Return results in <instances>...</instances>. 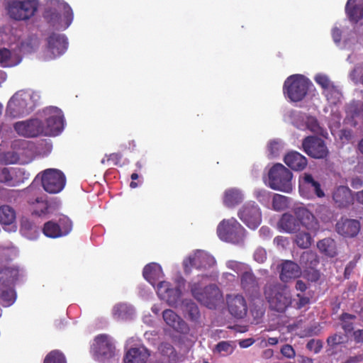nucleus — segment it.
Here are the masks:
<instances>
[{
  "mask_svg": "<svg viewBox=\"0 0 363 363\" xmlns=\"http://www.w3.org/2000/svg\"><path fill=\"white\" fill-rule=\"evenodd\" d=\"M295 242L301 248H308L311 245V237L308 233H299L296 236Z\"/></svg>",
  "mask_w": 363,
  "mask_h": 363,
  "instance_id": "nucleus-46",
  "label": "nucleus"
},
{
  "mask_svg": "<svg viewBox=\"0 0 363 363\" xmlns=\"http://www.w3.org/2000/svg\"><path fill=\"white\" fill-rule=\"evenodd\" d=\"M59 4L61 7V14L62 13L63 18L65 21L66 28H67L73 21L74 15L72 9L67 3L63 1H61V3Z\"/></svg>",
  "mask_w": 363,
  "mask_h": 363,
  "instance_id": "nucleus-44",
  "label": "nucleus"
},
{
  "mask_svg": "<svg viewBox=\"0 0 363 363\" xmlns=\"http://www.w3.org/2000/svg\"><path fill=\"white\" fill-rule=\"evenodd\" d=\"M332 198L338 208H347L353 203L352 191L347 186H338L334 189Z\"/></svg>",
  "mask_w": 363,
  "mask_h": 363,
  "instance_id": "nucleus-19",
  "label": "nucleus"
},
{
  "mask_svg": "<svg viewBox=\"0 0 363 363\" xmlns=\"http://www.w3.org/2000/svg\"><path fill=\"white\" fill-rule=\"evenodd\" d=\"M299 192L305 198L309 199L313 196L318 198L325 196V192L319 182L314 179L309 173H303L299 177Z\"/></svg>",
  "mask_w": 363,
  "mask_h": 363,
  "instance_id": "nucleus-10",
  "label": "nucleus"
},
{
  "mask_svg": "<svg viewBox=\"0 0 363 363\" xmlns=\"http://www.w3.org/2000/svg\"><path fill=\"white\" fill-rule=\"evenodd\" d=\"M301 274L299 266L292 261H285L282 264L280 273V279L284 282H287L291 279L297 278Z\"/></svg>",
  "mask_w": 363,
  "mask_h": 363,
  "instance_id": "nucleus-26",
  "label": "nucleus"
},
{
  "mask_svg": "<svg viewBox=\"0 0 363 363\" xmlns=\"http://www.w3.org/2000/svg\"><path fill=\"white\" fill-rule=\"evenodd\" d=\"M281 353L287 358H293L296 354L293 347L290 345H284L282 346Z\"/></svg>",
  "mask_w": 363,
  "mask_h": 363,
  "instance_id": "nucleus-61",
  "label": "nucleus"
},
{
  "mask_svg": "<svg viewBox=\"0 0 363 363\" xmlns=\"http://www.w3.org/2000/svg\"><path fill=\"white\" fill-rule=\"evenodd\" d=\"M259 235L263 239L269 238L272 236V231L267 226H262L259 230Z\"/></svg>",
  "mask_w": 363,
  "mask_h": 363,
  "instance_id": "nucleus-63",
  "label": "nucleus"
},
{
  "mask_svg": "<svg viewBox=\"0 0 363 363\" xmlns=\"http://www.w3.org/2000/svg\"><path fill=\"white\" fill-rule=\"evenodd\" d=\"M243 200V195L240 190L231 188L225 190L223 196V203L228 207H234Z\"/></svg>",
  "mask_w": 363,
  "mask_h": 363,
  "instance_id": "nucleus-30",
  "label": "nucleus"
},
{
  "mask_svg": "<svg viewBox=\"0 0 363 363\" xmlns=\"http://www.w3.org/2000/svg\"><path fill=\"white\" fill-rule=\"evenodd\" d=\"M67 46V39L64 35L52 33L48 38V50L54 57L65 53Z\"/></svg>",
  "mask_w": 363,
  "mask_h": 363,
  "instance_id": "nucleus-18",
  "label": "nucleus"
},
{
  "mask_svg": "<svg viewBox=\"0 0 363 363\" xmlns=\"http://www.w3.org/2000/svg\"><path fill=\"white\" fill-rule=\"evenodd\" d=\"M1 299L5 303V306L11 305L15 301L14 293L12 290H4L0 293Z\"/></svg>",
  "mask_w": 363,
  "mask_h": 363,
  "instance_id": "nucleus-53",
  "label": "nucleus"
},
{
  "mask_svg": "<svg viewBox=\"0 0 363 363\" xmlns=\"http://www.w3.org/2000/svg\"><path fill=\"white\" fill-rule=\"evenodd\" d=\"M20 161L19 153L14 151H8L0 153V163L9 164H16Z\"/></svg>",
  "mask_w": 363,
  "mask_h": 363,
  "instance_id": "nucleus-43",
  "label": "nucleus"
},
{
  "mask_svg": "<svg viewBox=\"0 0 363 363\" xmlns=\"http://www.w3.org/2000/svg\"><path fill=\"white\" fill-rule=\"evenodd\" d=\"M311 84V82L302 75H291L285 80L283 91L291 101H301L306 96Z\"/></svg>",
  "mask_w": 363,
  "mask_h": 363,
  "instance_id": "nucleus-4",
  "label": "nucleus"
},
{
  "mask_svg": "<svg viewBox=\"0 0 363 363\" xmlns=\"http://www.w3.org/2000/svg\"><path fill=\"white\" fill-rule=\"evenodd\" d=\"M21 61V57L9 49H0V65L3 67H12L18 65Z\"/></svg>",
  "mask_w": 363,
  "mask_h": 363,
  "instance_id": "nucleus-29",
  "label": "nucleus"
},
{
  "mask_svg": "<svg viewBox=\"0 0 363 363\" xmlns=\"http://www.w3.org/2000/svg\"><path fill=\"white\" fill-rule=\"evenodd\" d=\"M57 224L60 226L62 236L67 235L72 229V223L71 220L66 216L61 218Z\"/></svg>",
  "mask_w": 363,
  "mask_h": 363,
  "instance_id": "nucleus-48",
  "label": "nucleus"
},
{
  "mask_svg": "<svg viewBox=\"0 0 363 363\" xmlns=\"http://www.w3.org/2000/svg\"><path fill=\"white\" fill-rule=\"evenodd\" d=\"M60 0H50L43 13L44 18L52 25L60 23L61 19Z\"/></svg>",
  "mask_w": 363,
  "mask_h": 363,
  "instance_id": "nucleus-25",
  "label": "nucleus"
},
{
  "mask_svg": "<svg viewBox=\"0 0 363 363\" xmlns=\"http://www.w3.org/2000/svg\"><path fill=\"white\" fill-rule=\"evenodd\" d=\"M284 162L294 171H302L308 164L306 157L296 151L288 152L284 158Z\"/></svg>",
  "mask_w": 363,
  "mask_h": 363,
  "instance_id": "nucleus-22",
  "label": "nucleus"
},
{
  "mask_svg": "<svg viewBox=\"0 0 363 363\" xmlns=\"http://www.w3.org/2000/svg\"><path fill=\"white\" fill-rule=\"evenodd\" d=\"M15 170L7 167L0 168V182L5 183L9 186H16V182L13 180V174Z\"/></svg>",
  "mask_w": 363,
  "mask_h": 363,
  "instance_id": "nucleus-42",
  "label": "nucleus"
},
{
  "mask_svg": "<svg viewBox=\"0 0 363 363\" xmlns=\"http://www.w3.org/2000/svg\"><path fill=\"white\" fill-rule=\"evenodd\" d=\"M182 295V291L179 288H172L169 293L167 294V297L164 298L165 301L169 306H175L178 303Z\"/></svg>",
  "mask_w": 363,
  "mask_h": 363,
  "instance_id": "nucleus-45",
  "label": "nucleus"
},
{
  "mask_svg": "<svg viewBox=\"0 0 363 363\" xmlns=\"http://www.w3.org/2000/svg\"><path fill=\"white\" fill-rule=\"evenodd\" d=\"M288 206L287 197L281 194H275L272 199V206L276 211H282Z\"/></svg>",
  "mask_w": 363,
  "mask_h": 363,
  "instance_id": "nucleus-47",
  "label": "nucleus"
},
{
  "mask_svg": "<svg viewBox=\"0 0 363 363\" xmlns=\"http://www.w3.org/2000/svg\"><path fill=\"white\" fill-rule=\"evenodd\" d=\"M227 303L228 311L233 316L238 319L245 317L247 313V305L242 295L228 296Z\"/></svg>",
  "mask_w": 363,
  "mask_h": 363,
  "instance_id": "nucleus-16",
  "label": "nucleus"
},
{
  "mask_svg": "<svg viewBox=\"0 0 363 363\" xmlns=\"http://www.w3.org/2000/svg\"><path fill=\"white\" fill-rule=\"evenodd\" d=\"M192 296L201 304L208 308H213L220 297V290L215 284H210L202 288L199 283L191 284Z\"/></svg>",
  "mask_w": 363,
  "mask_h": 363,
  "instance_id": "nucleus-7",
  "label": "nucleus"
},
{
  "mask_svg": "<svg viewBox=\"0 0 363 363\" xmlns=\"http://www.w3.org/2000/svg\"><path fill=\"white\" fill-rule=\"evenodd\" d=\"M298 300L295 303V308L297 309H301L310 303V298L308 296L298 294L296 295Z\"/></svg>",
  "mask_w": 363,
  "mask_h": 363,
  "instance_id": "nucleus-56",
  "label": "nucleus"
},
{
  "mask_svg": "<svg viewBox=\"0 0 363 363\" xmlns=\"http://www.w3.org/2000/svg\"><path fill=\"white\" fill-rule=\"evenodd\" d=\"M264 294L272 311L284 313L292 303L291 294L285 285L279 283L267 284L264 287Z\"/></svg>",
  "mask_w": 363,
  "mask_h": 363,
  "instance_id": "nucleus-2",
  "label": "nucleus"
},
{
  "mask_svg": "<svg viewBox=\"0 0 363 363\" xmlns=\"http://www.w3.org/2000/svg\"><path fill=\"white\" fill-rule=\"evenodd\" d=\"M33 208V214L37 215L38 216L46 215L48 213V208H49V203L48 201H46V208L42 209L43 206L41 205H32Z\"/></svg>",
  "mask_w": 363,
  "mask_h": 363,
  "instance_id": "nucleus-59",
  "label": "nucleus"
},
{
  "mask_svg": "<svg viewBox=\"0 0 363 363\" xmlns=\"http://www.w3.org/2000/svg\"><path fill=\"white\" fill-rule=\"evenodd\" d=\"M293 174L280 163L274 164L268 172V186L274 190L290 193L293 189Z\"/></svg>",
  "mask_w": 363,
  "mask_h": 363,
  "instance_id": "nucleus-3",
  "label": "nucleus"
},
{
  "mask_svg": "<svg viewBox=\"0 0 363 363\" xmlns=\"http://www.w3.org/2000/svg\"><path fill=\"white\" fill-rule=\"evenodd\" d=\"M306 125L308 130L315 133H320L322 128L320 126L318 120L313 116L307 117Z\"/></svg>",
  "mask_w": 363,
  "mask_h": 363,
  "instance_id": "nucleus-51",
  "label": "nucleus"
},
{
  "mask_svg": "<svg viewBox=\"0 0 363 363\" xmlns=\"http://www.w3.org/2000/svg\"><path fill=\"white\" fill-rule=\"evenodd\" d=\"M25 199L30 205H41L42 209L46 208V200L40 196V189L37 186L31 184L23 189Z\"/></svg>",
  "mask_w": 363,
  "mask_h": 363,
  "instance_id": "nucleus-24",
  "label": "nucleus"
},
{
  "mask_svg": "<svg viewBox=\"0 0 363 363\" xmlns=\"http://www.w3.org/2000/svg\"><path fill=\"white\" fill-rule=\"evenodd\" d=\"M38 8L37 0H13L8 3V15L16 21H26L33 16Z\"/></svg>",
  "mask_w": 363,
  "mask_h": 363,
  "instance_id": "nucleus-6",
  "label": "nucleus"
},
{
  "mask_svg": "<svg viewBox=\"0 0 363 363\" xmlns=\"http://www.w3.org/2000/svg\"><path fill=\"white\" fill-rule=\"evenodd\" d=\"M130 307L125 303H118L113 308L114 318L120 320L125 319L130 314Z\"/></svg>",
  "mask_w": 363,
  "mask_h": 363,
  "instance_id": "nucleus-39",
  "label": "nucleus"
},
{
  "mask_svg": "<svg viewBox=\"0 0 363 363\" xmlns=\"http://www.w3.org/2000/svg\"><path fill=\"white\" fill-rule=\"evenodd\" d=\"M150 354L144 347H132L124 357V363H147Z\"/></svg>",
  "mask_w": 363,
  "mask_h": 363,
  "instance_id": "nucleus-23",
  "label": "nucleus"
},
{
  "mask_svg": "<svg viewBox=\"0 0 363 363\" xmlns=\"http://www.w3.org/2000/svg\"><path fill=\"white\" fill-rule=\"evenodd\" d=\"M213 262V257L203 252H199L193 257L189 258L190 265L196 269L206 268L211 266Z\"/></svg>",
  "mask_w": 363,
  "mask_h": 363,
  "instance_id": "nucleus-31",
  "label": "nucleus"
},
{
  "mask_svg": "<svg viewBox=\"0 0 363 363\" xmlns=\"http://www.w3.org/2000/svg\"><path fill=\"white\" fill-rule=\"evenodd\" d=\"M106 160L103 159L101 160L102 164H104L106 161L107 162H111L114 165H118V164H119V163L122 159V155L118 152H113L108 155H106Z\"/></svg>",
  "mask_w": 363,
  "mask_h": 363,
  "instance_id": "nucleus-55",
  "label": "nucleus"
},
{
  "mask_svg": "<svg viewBox=\"0 0 363 363\" xmlns=\"http://www.w3.org/2000/svg\"><path fill=\"white\" fill-rule=\"evenodd\" d=\"M323 94L330 103L333 104H336L340 101L342 96L340 91L334 84L323 90Z\"/></svg>",
  "mask_w": 363,
  "mask_h": 363,
  "instance_id": "nucleus-36",
  "label": "nucleus"
},
{
  "mask_svg": "<svg viewBox=\"0 0 363 363\" xmlns=\"http://www.w3.org/2000/svg\"><path fill=\"white\" fill-rule=\"evenodd\" d=\"M245 233V228L233 218L223 220L217 227L219 238L234 244L243 241Z\"/></svg>",
  "mask_w": 363,
  "mask_h": 363,
  "instance_id": "nucleus-5",
  "label": "nucleus"
},
{
  "mask_svg": "<svg viewBox=\"0 0 363 363\" xmlns=\"http://www.w3.org/2000/svg\"><path fill=\"white\" fill-rule=\"evenodd\" d=\"M64 128V118L61 111L55 109L46 119V125L43 124L44 135L55 136L59 135Z\"/></svg>",
  "mask_w": 363,
  "mask_h": 363,
  "instance_id": "nucleus-14",
  "label": "nucleus"
},
{
  "mask_svg": "<svg viewBox=\"0 0 363 363\" xmlns=\"http://www.w3.org/2000/svg\"><path fill=\"white\" fill-rule=\"evenodd\" d=\"M345 12L350 22L358 23L363 18V0H348Z\"/></svg>",
  "mask_w": 363,
  "mask_h": 363,
  "instance_id": "nucleus-21",
  "label": "nucleus"
},
{
  "mask_svg": "<svg viewBox=\"0 0 363 363\" xmlns=\"http://www.w3.org/2000/svg\"><path fill=\"white\" fill-rule=\"evenodd\" d=\"M294 213L298 221L299 228L303 226L313 233L319 230L318 220L308 209L302 206L296 207L294 209Z\"/></svg>",
  "mask_w": 363,
  "mask_h": 363,
  "instance_id": "nucleus-13",
  "label": "nucleus"
},
{
  "mask_svg": "<svg viewBox=\"0 0 363 363\" xmlns=\"http://www.w3.org/2000/svg\"><path fill=\"white\" fill-rule=\"evenodd\" d=\"M185 311L188 315L189 318L192 321H197L200 318V311L198 306L189 301H186L184 304Z\"/></svg>",
  "mask_w": 363,
  "mask_h": 363,
  "instance_id": "nucleus-40",
  "label": "nucleus"
},
{
  "mask_svg": "<svg viewBox=\"0 0 363 363\" xmlns=\"http://www.w3.org/2000/svg\"><path fill=\"white\" fill-rule=\"evenodd\" d=\"M161 273L162 269L160 266L155 263L147 264L143 271L144 278L152 284H154L155 281L159 278Z\"/></svg>",
  "mask_w": 363,
  "mask_h": 363,
  "instance_id": "nucleus-32",
  "label": "nucleus"
},
{
  "mask_svg": "<svg viewBox=\"0 0 363 363\" xmlns=\"http://www.w3.org/2000/svg\"><path fill=\"white\" fill-rule=\"evenodd\" d=\"M315 82L321 86L323 91L328 88L333 83L330 80L328 76L322 74H317L315 78Z\"/></svg>",
  "mask_w": 363,
  "mask_h": 363,
  "instance_id": "nucleus-52",
  "label": "nucleus"
},
{
  "mask_svg": "<svg viewBox=\"0 0 363 363\" xmlns=\"http://www.w3.org/2000/svg\"><path fill=\"white\" fill-rule=\"evenodd\" d=\"M1 273L9 276L13 281L18 278V269L16 267H5L1 271Z\"/></svg>",
  "mask_w": 363,
  "mask_h": 363,
  "instance_id": "nucleus-57",
  "label": "nucleus"
},
{
  "mask_svg": "<svg viewBox=\"0 0 363 363\" xmlns=\"http://www.w3.org/2000/svg\"><path fill=\"white\" fill-rule=\"evenodd\" d=\"M44 235L47 237L56 238L62 236L60 226L55 222L48 221L43 228Z\"/></svg>",
  "mask_w": 363,
  "mask_h": 363,
  "instance_id": "nucleus-35",
  "label": "nucleus"
},
{
  "mask_svg": "<svg viewBox=\"0 0 363 363\" xmlns=\"http://www.w3.org/2000/svg\"><path fill=\"white\" fill-rule=\"evenodd\" d=\"M356 315L348 313H342L340 316L341 327L345 333H350L354 330L353 321L356 319Z\"/></svg>",
  "mask_w": 363,
  "mask_h": 363,
  "instance_id": "nucleus-37",
  "label": "nucleus"
},
{
  "mask_svg": "<svg viewBox=\"0 0 363 363\" xmlns=\"http://www.w3.org/2000/svg\"><path fill=\"white\" fill-rule=\"evenodd\" d=\"M254 259L259 263H263L267 259V252L263 248H258L254 253Z\"/></svg>",
  "mask_w": 363,
  "mask_h": 363,
  "instance_id": "nucleus-58",
  "label": "nucleus"
},
{
  "mask_svg": "<svg viewBox=\"0 0 363 363\" xmlns=\"http://www.w3.org/2000/svg\"><path fill=\"white\" fill-rule=\"evenodd\" d=\"M38 99V94L32 91H18L9 101L6 114L11 118L27 115L33 111Z\"/></svg>",
  "mask_w": 363,
  "mask_h": 363,
  "instance_id": "nucleus-1",
  "label": "nucleus"
},
{
  "mask_svg": "<svg viewBox=\"0 0 363 363\" xmlns=\"http://www.w3.org/2000/svg\"><path fill=\"white\" fill-rule=\"evenodd\" d=\"M216 349L219 352H224L226 354H230L233 352V347L230 343L225 341L220 342L216 345Z\"/></svg>",
  "mask_w": 363,
  "mask_h": 363,
  "instance_id": "nucleus-60",
  "label": "nucleus"
},
{
  "mask_svg": "<svg viewBox=\"0 0 363 363\" xmlns=\"http://www.w3.org/2000/svg\"><path fill=\"white\" fill-rule=\"evenodd\" d=\"M319 250L325 255L333 257L337 255L336 243L330 238H324L317 243Z\"/></svg>",
  "mask_w": 363,
  "mask_h": 363,
  "instance_id": "nucleus-33",
  "label": "nucleus"
},
{
  "mask_svg": "<svg viewBox=\"0 0 363 363\" xmlns=\"http://www.w3.org/2000/svg\"><path fill=\"white\" fill-rule=\"evenodd\" d=\"M323 347V342L320 340H310L306 344V348L317 354L320 352Z\"/></svg>",
  "mask_w": 363,
  "mask_h": 363,
  "instance_id": "nucleus-54",
  "label": "nucleus"
},
{
  "mask_svg": "<svg viewBox=\"0 0 363 363\" xmlns=\"http://www.w3.org/2000/svg\"><path fill=\"white\" fill-rule=\"evenodd\" d=\"M346 342V337L341 334H334L329 336L327 339L328 345L331 347H336L337 345L343 344Z\"/></svg>",
  "mask_w": 363,
  "mask_h": 363,
  "instance_id": "nucleus-49",
  "label": "nucleus"
},
{
  "mask_svg": "<svg viewBox=\"0 0 363 363\" xmlns=\"http://www.w3.org/2000/svg\"><path fill=\"white\" fill-rule=\"evenodd\" d=\"M240 284L246 294L255 297L259 294L258 279L252 272H245L240 276Z\"/></svg>",
  "mask_w": 363,
  "mask_h": 363,
  "instance_id": "nucleus-20",
  "label": "nucleus"
},
{
  "mask_svg": "<svg viewBox=\"0 0 363 363\" xmlns=\"http://www.w3.org/2000/svg\"><path fill=\"white\" fill-rule=\"evenodd\" d=\"M13 128L18 135L26 138L43 135V122L37 118L16 122Z\"/></svg>",
  "mask_w": 363,
  "mask_h": 363,
  "instance_id": "nucleus-12",
  "label": "nucleus"
},
{
  "mask_svg": "<svg viewBox=\"0 0 363 363\" xmlns=\"http://www.w3.org/2000/svg\"><path fill=\"white\" fill-rule=\"evenodd\" d=\"M43 363H67V361L62 352L55 350L45 356Z\"/></svg>",
  "mask_w": 363,
  "mask_h": 363,
  "instance_id": "nucleus-41",
  "label": "nucleus"
},
{
  "mask_svg": "<svg viewBox=\"0 0 363 363\" xmlns=\"http://www.w3.org/2000/svg\"><path fill=\"white\" fill-rule=\"evenodd\" d=\"M96 352L101 361L111 359L115 355V347L106 335H99L95 338Z\"/></svg>",
  "mask_w": 363,
  "mask_h": 363,
  "instance_id": "nucleus-15",
  "label": "nucleus"
},
{
  "mask_svg": "<svg viewBox=\"0 0 363 363\" xmlns=\"http://www.w3.org/2000/svg\"><path fill=\"white\" fill-rule=\"evenodd\" d=\"M41 182L45 191L49 194H57L64 189L66 177L60 170L48 169L43 172Z\"/></svg>",
  "mask_w": 363,
  "mask_h": 363,
  "instance_id": "nucleus-8",
  "label": "nucleus"
},
{
  "mask_svg": "<svg viewBox=\"0 0 363 363\" xmlns=\"http://www.w3.org/2000/svg\"><path fill=\"white\" fill-rule=\"evenodd\" d=\"M238 216L251 229H256L262 221L260 209L255 203L245 204L239 211Z\"/></svg>",
  "mask_w": 363,
  "mask_h": 363,
  "instance_id": "nucleus-11",
  "label": "nucleus"
},
{
  "mask_svg": "<svg viewBox=\"0 0 363 363\" xmlns=\"http://www.w3.org/2000/svg\"><path fill=\"white\" fill-rule=\"evenodd\" d=\"M39 44L36 36H30L21 43V49L25 52L31 53L38 49Z\"/></svg>",
  "mask_w": 363,
  "mask_h": 363,
  "instance_id": "nucleus-38",
  "label": "nucleus"
},
{
  "mask_svg": "<svg viewBox=\"0 0 363 363\" xmlns=\"http://www.w3.org/2000/svg\"><path fill=\"white\" fill-rule=\"evenodd\" d=\"M361 229L360 222L356 219L341 220L336 223V231L345 238L356 237Z\"/></svg>",
  "mask_w": 363,
  "mask_h": 363,
  "instance_id": "nucleus-17",
  "label": "nucleus"
},
{
  "mask_svg": "<svg viewBox=\"0 0 363 363\" xmlns=\"http://www.w3.org/2000/svg\"><path fill=\"white\" fill-rule=\"evenodd\" d=\"M354 340L357 343H363V329H358L353 332Z\"/></svg>",
  "mask_w": 363,
  "mask_h": 363,
  "instance_id": "nucleus-64",
  "label": "nucleus"
},
{
  "mask_svg": "<svg viewBox=\"0 0 363 363\" xmlns=\"http://www.w3.org/2000/svg\"><path fill=\"white\" fill-rule=\"evenodd\" d=\"M296 216L284 213L278 222V227L283 231L294 233L300 230Z\"/></svg>",
  "mask_w": 363,
  "mask_h": 363,
  "instance_id": "nucleus-27",
  "label": "nucleus"
},
{
  "mask_svg": "<svg viewBox=\"0 0 363 363\" xmlns=\"http://www.w3.org/2000/svg\"><path fill=\"white\" fill-rule=\"evenodd\" d=\"M280 144L277 141H272L268 145V150L272 157H276L279 151Z\"/></svg>",
  "mask_w": 363,
  "mask_h": 363,
  "instance_id": "nucleus-62",
  "label": "nucleus"
},
{
  "mask_svg": "<svg viewBox=\"0 0 363 363\" xmlns=\"http://www.w3.org/2000/svg\"><path fill=\"white\" fill-rule=\"evenodd\" d=\"M303 151L315 159L326 158L329 154L325 141L317 136H307L302 141Z\"/></svg>",
  "mask_w": 363,
  "mask_h": 363,
  "instance_id": "nucleus-9",
  "label": "nucleus"
},
{
  "mask_svg": "<svg viewBox=\"0 0 363 363\" xmlns=\"http://www.w3.org/2000/svg\"><path fill=\"white\" fill-rule=\"evenodd\" d=\"M172 289L171 284L167 281H160L157 286V294L160 299L164 300L167 294Z\"/></svg>",
  "mask_w": 363,
  "mask_h": 363,
  "instance_id": "nucleus-50",
  "label": "nucleus"
},
{
  "mask_svg": "<svg viewBox=\"0 0 363 363\" xmlns=\"http://www.w3.org/2000/svg\"><path fill=\"white\" fill-rule=\"evenodd\" d=\"M16 220V211L9 205L0 206V223L4 225H10Z\"/></svg>",
  "mask_w": 363,
  "mask_h": 363,
  "instance_id": "nucleus-34",
  "label": "nucleus"
},
{
  "mask_svg": "<svg viewBox=\"0 0 363 363\" xmlns=\"http://www.w3.org/2000/svg\"><path fill=\"white\" fill-rule=\"evenodd\" d=\"M165 323L177 331H183L186 327L184 321L172 310L166 309L162 313Z\"/></svg>",
  "mask_w": 363,
  "mask_h": 363,
  "instance_id": "nucleus-28",
  "label": "nucleus"
}]
</instances>
